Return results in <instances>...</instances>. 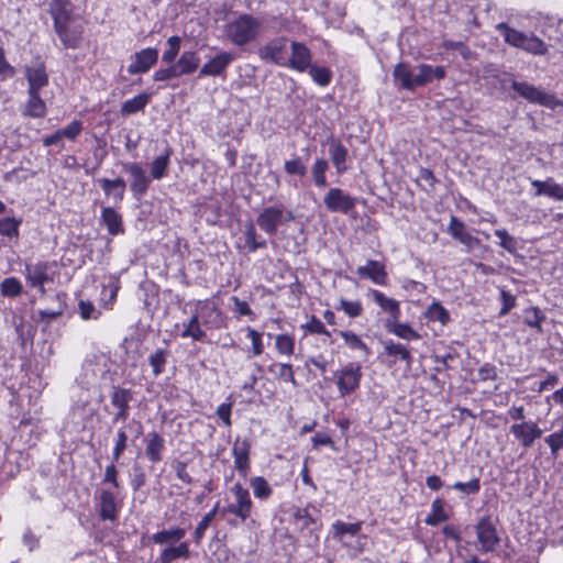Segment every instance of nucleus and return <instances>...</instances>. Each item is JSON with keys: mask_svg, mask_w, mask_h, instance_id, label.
<instances>
[{"mask_svg": "<svg viewBox=\"0 0 563 563\" xmlns=\"http://www.w3.org/2000/svg\"><path fill=\"white\" fill-rule=\"evenodd\" d=\"M271 373L276 374V376L284 382L290 383L292 386H297V380L295 378V373L292 366L288 363H279L272 364L268 367Z\"/></svg>", "mask_w": 563, "mask_h": 563, "instance_id": "nucleus-45", "label": "nucleus"}, {"mask_svg": "<svg viewBox=\"0 0 563 563\" xmlns=\"http://www.w3.org/2000/svg\"><path fill=\"white\" fill-rule=\"evenodd\" d=\"M424 317L431 322H439L442 327L451 321L450 312L439 301H433L427 308Z\"/></svg>", "mask_w": 563, "mask_h": 563, "instance_id": "nucleus-41", "label": "nucleus"}, {"mask_svg": "<svg viewBox=\"0 0 563 563\" xmlns=\"http://www.w3.org/2000/svg\"><path fill=\"white\" fill-rule=\"evenodd\" d=\"M385 327L388 332L397 335L402 340H419L420 334L409 324L399 322V319L386 320Z\"/></svg>", "mask_w": 563, "mask_h": 563, "instance_id": "nucleus-36", "label": "nucleus"}, {"mask_svg": "<svg viewBox=\"0 0 563 563\" xmlns=\"http://www.w3.org/2000/svg\"><path fill=\"white\" fill-rule=\"evenodd\" d=\"M367 295L377 306L380 307L384 312L389 314L387 320H395L400 318V303L396 299L387 297L384 292L377 289H369Z\"/></svg>", "mask_w": 563, "mask_h": 563, "instance_id": "nucleus-25", "label": "nucleus"}, {"mask_svg": "<svg viewBox=\"0 0 563 563\" xmlns=\"http://www.w3.org/2000/svg\"><path fill=\"white\" fill-rule=\"evenodd\" d=\"M510 432L519 444L526 449L531 448L537 439L542 437V429L534 421H521L510 427Z\"/></svg>", "mask_w": 563, "mask_h": 563, "instance_id": "nucleus-12", "label": "nucleus"}, {"mask_svg": "<svg viewBox=\"0 0 563 563\" xmlns=\"http://www.w3.org/2000/svg\"><path fill=\"white\" fill-rule=\"evenodd\" d=\"M292 219L294 214L291 211H286L282 206H272L263 209L256 222L264 232L275 234L282 223Z\"/></svg>", "mask_w": 563, "mask_h": 563, "instance_id": "nucleus-6", "label": "nucleus"}, {"mask_svg": "<svg viewBox=\"0 0 563 563\" xmlns=\"http://www.w3.org/2000/svg\"><path fill=\"white\" fill-rule=\"evenodd\" d=\"M356 274L362 278L371 279L376 285H386L387 282L385 266L378 261H367L364 266L357 267Z\"/></svg>", "mask_w": 563, "mask_h": 563, "instance_id": "nucleus-26", "label": "nucleus"}, {"mask_svg": "<svg viewBox=\"0 0 563 563\" xmlns=\"http://www.w3.org/2000/svg\"><path fill=\"white\" fill-rule=\"evenodd\" d=\"M479 550L490 552L496 549L499 538L495 526L488 517H483L475 526Z\"/></svg>", "mask_w": 563, "mask_h": 563, "instance_id": "nucleus-11", "label": "nucleus"}, {"mask_svg": "<svg viewBox=\"0 0 563 563\" xmlns=\"http://www.w3.org/2000/svg\"><path fill=\"white\" fill-rule=\"evenodd\" d=\"M23 287L16 277L4 278L0 285V292L4 297H18L22 294Z\"/></svg>", "mask_w": 563, "mask_h": 563, "instance_id": "nucleus-50", "label": "nucleus"}, {"mask_svg": "<svg viewBox=\"0 0 563 563\" xmlns=\"http://www.w3.org/2000/svg\"><path fill=\"white\" fill-rule=\"evenodd\" d=\"M173 154V150L169 146H166L161 155H158L150 165L151 176L153 179L159 180L162 179L168 169L170 163V156Z\"/></svg>", "mask_w": 563, "mask_h": 563, "instance_id": "nucleus-35", "label": "nucleus"}, {"mask_svg": "<svg viewBox=\"0 0 563 563\" xmlns=\"http://www.w3.org/2000/svg\"><path fill=\"white\" fill-rule=\"evenodd\" d=\"M446 71L443 66H432L429 64H419L411 68L407 63H399L393 70L395 82L406 90H413L422 87L434 79L441 80L445 77Z\"/></svg>", "mask_w": 563, "mask_h": 563, "instance_id": "nucleus-1", "label": "nucleus"}, {"mask_svg": "<svg viewBox=\"0 0 563 563\" xmlns=\"http://www.w3.org/2000/svg\"><path fill=\"white\" fill-rule=\"evenodd\" d=\"M446 519L448 517L443 508V501L441 499L433 500L431 505V512L427 516L424 522L429 526H437Z\"/></svg>", "mask_w": 563, "mask_h": 563, "instance_id": "nucleus-53", "label": "nucleus"}, {"mask_svg": "<svg viewBox=\"0 0 563 563\" xmlns=\"http://www.w3.org/2000/svg\"><path fill=\"white\" fill-rule=\"evenodd\" d=\"M194 314L200 322L209 329H220L223 327V316L221 309L210 299L196 300Z\"/></svg>", "mask_w": 563, "mask_h": 563, "instance_id": "nucleus-10", "label": "nucleus"}, {"mask_svg": "<svg viewBox=\"0 0 563 563\" xmlns=\"http://www.w3.org/2000/svg\"><path fill=\"white\" fill-rule=\"evenodd\" d=\"M511 88L528 102L553 108L556 104L555 97L527 81H511Z\"/></svg>", "mask_w": 563, "mask_h": 563, "instance_id": "nucleus-9", "label": "nucleus"}, {"mask_svg": "<svg viewBox=\"0 0 563 563\" xmlns=\"http://www.w3.org/2000/svg\"><path fill=\"white\" fill-rule=\"evenodd\" d=\"M235 59V55L230 52H221L210 58L199 70V78L207 76H222L229 65Z\"/></svg>", "mask_w": 563, "mask_h": 563, "instance_id": "nucleus-17", "label": "nucleus"}, {"mask_svg": "<svg viewBox=\"0 0 563 563\" xmlns=\"http://www.w3.org/2000/svg\"><path fill=\"white\" fill-rule=\"evenodd\" d=\"M536 196H548L554 200L563 201V186L558 184L553 178L549 177L545 180H532Z\"/></svg>", "mask_w": 563, "mask_h": 563, "instance_id": "nucleus-27", "label": "nucleus"}, {"mask_svg": "<svg viewBox=\"0 0 563 563\" xmlns=\"http://www.w3.org/2000/svg\"><path fill=\"white\" fill-rule=\"evenodd\" d=\"M307 70L309 71L312 80L321 87L328 86L332 79V73L327 67H319L311 64Z\"/></svg>", "mask_w": 563, "mask_h": 563, "instance_id": "nucleus-52", "label": "nucleus"}, {"mask_svg": "<svg viewBox=\"0 0 563 563\" xmlns=\"http://www.w3.org/2000/svg\"><path fill=\"white\" fill-rule=\"evenodd\" d=\"M78 312L82 320H97L100 316V311L89 300H80L78 302Z\"/></svg>", "mask_w": 563, "mask_h": 563, "instance_id": "nucleus-63", "label": "nucleus"}, {"mask_svg": "<svg viewBox=\"0 0 563 563\" xmlns=\"http://www.w3.org/2000/svg\"><path fill=\"white\" fill-rule=\"evenodd\" d=\"M99 515L102 520H115L118 517V505L114 494L111 490L102 489L99 497Z\"/></svg>", "mask_w": 563, "mask_h": 563, "instance_id": "nucleus-28", "label": "nucleus"}, {"mask_svg": "<svg viewBox=\"0 0 563 563\" xmlns=\"http://www.w3.org/2000/svg\"><path fill=\"white\" fill-rule=\"evenodd\" d=\"M70 11L69 0H51L49 13L54 21V29H59L60 25L68 23Z\"/></svg>", "mask_w": 563, "mask_h": 563, "instance_id": "nucleus-31", "label": "nucleus"}, {"mask_svg": "<svg viewBox=\"0 0 563 563\" xmlns=\"http://www.w3.org/2000/svg\"><path fill=\"white\" fill-rule=\"evenodd\" d=\"M335 309L343 311L350 318H357L364 311L360 300H347L344 298L339 300V305L335 307Z\"/></svg>", "mask_w": 563, "mask_h": 563, "instance_id": "nucleus-51", "label": "nucleus"}, {"mask_svg": "<svg viewBox=\"0 0 563 563\" xmlns=\"http://www.w3.org/2000/svg\"><path fill=\"white\" fill-rule=\"evenodd\" d=\"M122 168L130 175V190L133 196L136 198L144 196L151 184V179L146 176L145 170L137 163H124Z\"/></svg>", "mask_w": 563, "mask_h": 563, "instance_id": "nucleus-14", "label": "nucleus"}, {"mask_svg": "<svg viewBox=\"0 0 563 563\" xmlns=\"http://www.w3.org/2000/svg\"><path fill=\"white\" fill-rule=\"evenodd\" d=\"M186 534L183 528L174 527L167 530H162L152 536V540L156 544H174L179 542Z\"/></svg>", "mask_w": 563, "mask_h": 563, "instance_id": "nucleus-40", "label": "nucleus"}, {"mask_svg": "<svg viewBox=\"0 0 563 563\" xmlns=\"http://www.w3.org/2000/svg\"><path fill=\"white\" fill-rule=\"evenodd\" d=\"M329 154L331 156L332 163L336 168L338 174H343L347 170L346 158H347V150L346 147L338 140H331L329 143Z\"/></svg>", "mask_w": 563, "mask_h": 563, "instance_id": "nucleus-32", "label": "nucleus"}, {"mask_svg": "<svg viewBox=\"0 0 563 563\" xmlns=\"http://www.w3.org/2000/svg\"><path fill=\"white\" fill-rule=\"evenodd\" d=\"M112 365V361L104 354L96 355L92 360H86L82 366V373L79 377V383L88 389L100 380L110 379V369Z\"/></svg>", "mask_w": 563, "mask_h": 563, "instance_id": "nucleus-4", "label": "nucleus"}, {"mask_svg": "<svg viewBox=\"0 0 563 563\" xmlns=\"http://www.w3.org/2000/svg\"><path fill=\"white\" fill-rule=\"evenodd\" d=\"M250 485L253 489L254 497L261 500L268 499L273 494V488L262 476L251 478Z\"/></svg>", "mask_w": 563, "mask_h": 563, "instance_id": "nucleus-43", "label": "nucleus"}, {"mask_svg": "<svg viewBox=\"0 0 563 563\" xmlns=\"http://www.w3.org/2000/svg\"><path fill=\"white\" fill-rule=\"evenodd\" d=\"M20 223L21 220L14 218L0 219V234L8 238L18 236Z\"/></svg>", "mask_w": 563, "mask_h": 563, "instance_id": "nucleus-61", "label": "nucleus"}, {"mask_svg": "<svg viewBox=\"0 0 563 563\" xmlns=\"http://www.w3.org/2000/svg\"><path fill=\"white\" fill-rule=\"evenodd\" d=\"M132 398L133 394L130 389L114 387L111 393V405L117 409L129 407Z\"/></svg>", "mask_w": 563, "mask_h": 563, "instance_id": "nucleus-54", "label": "nucleus"}, {"mask_svg": "<svg viewBox=\"0 0 563 563\" xmlns=\"http://www.w3.org/2000/svg\"><path fill=\"white\" fill-rule=\"evenodd\" d=\"M158 58V51L153 47L144 48L131 56L128 73L131 75L144 74L154 66Z\"/></svg>", "mask_w": 563, "mask_h": 563, "instance_id": "nucleus-16", "label": "nucleus"}, {"mask_svg": "<svg viewBox=\"0 0 563 563\" xmlns=\"http://www.w3.org/2000/svg\"><path fill=\"white\" fill-rule=\"evenodd\" d=\"M448 233L453 239L465 245L467 252L481 244V241L467 232L465 230L464 223L456 217H451L450 223L448 225Z\"/></svg>", "mask_w": 563, "mask_h": 563, "instance_id": "nucleus-22", "label": "nucleus"}, {"mask_svg": "<svg viewBox=\"0 0 563 563\" xmlns=\"http://www.w3.org/2000/svg\"><path fill=\"white\" fill-rule=\"evenodd\" d=\"M24 74L27 80L29 91L41 92V90L48 85V75L42 62L25 66Z\"/></svg>", "mask_w": 563, "mask_h": 563, "instance_id": "nucleus-18", "label": "nucleus"}, {"mask_svg": "<svg viewBox=\"0 0 563 563\" xmlns=\"http://www.w3.org/2000/svg\"><path fill=\"white\" fill-rule=\"evenodd\" d=\"M82 130V122L79 120H73L65 128L58 129V132L60 133L62 137L70 142H74L81 134Z\"/></svg>", "mask_w": 563, "mask_h": 563, "instance_id": "nucleus-60", "label": "nucleus"}, {"mask_svg": "<svg viewBox=\"0 0 563 563\" xmlns=\"http://www.w3.org/2000/svg\"><path fill=\"white\" fill-rule=\"evenodd\" d=\"M262 22L251 14H241L224 25L227 38L236 46H244L258 36Z\"/></svg>", "mask_w": 563, "mask_h": 563, "instance_id": "nucleus-2", "label": "nucleus"}, {"mask_svg": "<svg viewBox=\"0 0 563 563\" xmlns=\"http://www.w3.org/2000/svg\"><path fill=\"white\" fill-rule=\"evenodd\" d=\"M261 59L274 63L278 66L288 65V49L286 38H277L258 49Z\"/></svg>", "mask_w": 563, "mask_h": 563, "instance_id": "nucleus-13", "label": "nucleus"}, {"mask_svg": "<svg viewBox=\"0 0 563 563\" xmlns=\"http://www.w3.org/2000/svg\"><path fill=\"white\" fill-rule=\"evenodd\" d=\"M230 492L234 496V501L224 506L222 512L234 515L241 522H245L250 518L253 508L250 493L241 483H235Z\"/></svg>", "mask_w": 563, "mask_h": 563, "instance_id": "nucleus-5", "label": "nucleus"}, {"mask_svg": "<svg viewBox=\"0 0 563 563\" xmlns=\"http://www.w3.org/2000/svg\"><path fill=\"white\" fill-rule=\"evenodd\" d=\"M452 488L464 495H476L481 490V481L478 477H474L466 483L456 482L452 485Z\"/></svg>", "mask_w": 563, "mask_h": 563, "instance_id": "nucleus-62", "label": "nucleus"}, {"mask_svg": "<svg viewBox=\"0 0 563 563\" xmlns=\"http://www.w3.org/2000/svg\"><path fill=\"white\" fill-rule=\"evenodd\" d=\"M329 168V164L323 158H318L312 165L311 174L313 183L317 187L324 188L328 183L325 178V173Z\"/></svg>", "mask_w": 563, "mask_h": 563, "instance_id": "nucleus-47", "label": "nucleus"}, {"mask_svg": "<svg viewBox=\"0 0 563 563\" xmlns=\"http://www.w3.org/2000/svg\"><path fill=\"white\" fill-rule=\"evenodd\" d=\"M217 509H218V506H216L212 510L207 512L202 517V519L199 521V523L197 525L195 532H194V539L197 544L200 543L206 530L209 528L211 521L214 519Z\"/></svg>", "mask_w": 563, "mask_h": 563, "instance_id": "nucleus-57", "label": "nucleus"}, {"mask_svg": "<svg viewBox=\"0 0 563 563\" xmlns=\"http://www.w3.org/2000/svg\"><path fill=\"white\" fill-rule=\"evenodd\" d=\"M55 31L65 47L76 48L79 46L81 41V29L70 27L68 23H65L60 25L59 29H55Z\"/></svg>", "mask_w": 563, "mask_h": 563, "instance_id": "nucleus-37", "label": "nucleus"}, {"mask_svg": "<svg viewBox=\"0 0 563 563\" xmlns=\"http://www.w3.org/2000/svg\"><path fill=\"white\" fill-rule=\"evenodd\" d=\"M544 442L550 446L551 454L556 456L558 452L563 450V429L545 437Z\"/></svg>", "mask_w": 563, "mask_h": 563, "instance_id": "nucleus-64", "label": "nucleus"}, {"mask_svg": "<svg viewBox=\"0 0 563 563\" xmlns=\"http://www.w3.org/2000/svg\"><path fill=\"white\" fill-rule=\"evenodd\" d=\"M336 386L341 397L354 393L361 384L362 371L356 363H349L334 373Z\"/></svg>", "mask_w": 563, "mask_h": 563, "instance_id": "nucleus-7", "label": "nucleus"}, {"mask_svg": "<svg viewBox=\"0 0 563 563\" xmlns=\"http://www.w3.org/2000/svg\"><path fill=\"white\" fill-rule=\"evenodd\" d=\"M27 98L21 106V113L26 118L41 119L47 113L46 102L41 97V92L26 91Z\"/></svg>", "mask_w": 563, "mask_h": 563, "instance_id": "nucleus-21", "label": "nucleus"}, {"mask_svg": "<svg viewBox=\"0 0 563 563\" xmlns=\"http://www.w3.org/2000/svg\"><path fill=\"white\" fill-rule=\"evenodd\" d=\"M202 325L203 324L200 322L197 316L192 313L189 320L183 323V331L180 336L183 339H191L195 342H202L207 336Z\"/></svg>", "mask_w": 563, "mask_h": 563, "instance_id": "nucleus-33", "label": "nucleus"}, {"mask_svg": "<svg viewBox=\"0 0 563 563\" xmlns=\"http://www.w3.org/2000/svg\"><path fill=\"white\" fill-rule=\"evenodd\" d=\"M294 519L296 526L301 529L305 537H307V544L309 547H313L319 541V536L317 533V523L314 519L309 515L307 509H298Z\"/></svg>", "mask_w": 563, "mask_h": 563, "instance_id": "nucleus-20", "label": "nucleus"}, {"mask_svg": "<svg viewBox=\"0 0 563 563\" xmlns=\"http://www.w3.org/2000/svg\"><path fill=\"white\" fill-rule=\"evenodd\" d=\"M362 526H363V521L347 523V522H344L341 520H336L331 526L332 537L335 540H338L339 542H341L343 547L351 548V550L353 551V554L361 553L363 551L364 538L358 537L355 541V545H351L347 542L346 537L347 536L356 537L360 533Z\"/></svg>", "mask_w": 563, "mask_h": 563, "instance_id": "nucleus-8", "label": "nucleus"}, {"mask_svg": "<svg viewBox=\"0 0 563 563\" xmlns=\"http://www.w3.org/2000/svg\"><path fill=\"white\" fill-rule=\"evenodd\" d=\"M181 38L177 35L170 36L167 40L168 48L164 52L162 60L166 64H172L177 57L180 49Z\"/></svg>", "mask_w": 563, "mask_h": 563, "instance_id": "nucleus-58", "label": "nucleus"}, {"mask_svg": "<svg viewBox=\"0 0 563 563\" xmlns=\"http://www.w3.org/2000/svg\"><path fill=\"white\" fill-rule=\"evenodd\" d=\"M189 555H190L189 543L180 542L177 545H172V547L165 548L159 555V562L161 563H172L178 559H188Z\"/></svg>", "mask_w": 563, "mask_h": 563, "instance_id": "nucleus-39", "label": "nucleus"}, {"mask_svg": "<svg viewBox=\"0 0 563 563\" xmlns=\"http://www.w3.org/2000/svg\"><path fill=\"white\" fill-rule=\"evenodd\" d=\"M496 29L503 35L504 41L510 46L532 55H545L548 53L545 42L531 32L525 33L509 26L507 23H499Z\"/></svg>", "mask_w": 563, "mask_h": 563, "instance_id": "nucleus-3", "label": "nucleus"}, {"mask_svg": "<svg viewBox=\"0 0 563 563\" xmlns=\"http://www.w3.org/2000/svg\"><path fill=\"white\" fill-rule=\"evenodd\" d=\"M339 335L343 339L345 345H347L350 349L364 351L366 354L368 353L367 345L356 333L352 331H340Z\"/></svg>", "mask_w": 563, "mask_h": 563, "instance_id": "nucleus-55", "label": "nucleus"}, {"mask_svg": "<svg viewBox=\"0 0 563 563\" xmlns=\"http://www.w3.org/2000/svg\"><path fill=\"white\" fill-rule=\"evenodd\" d=\"M200 64L199 55L194 51H185L175 64L179 76L190 75L197 70Z\"/></svg>", "mask_w": 563, "mask_h": 563, "instance_id": "nucleus-34", "label": "nucleus"}, {"mask_svg": "<svg viewBox=\"0 0 563 563\" xmlns=\"http://www.w3.org/2000/svg\"><path fill=\"white\" fill-rule=\"evenodd\" d=\"M244 330L246 332V338L250 339L252 344L249 356L262 355L264 352L263 333L251 327H246Z\"/></svg>", "mask_w": 563, "mask_h": 563, "instance_id": "nucleus-48", "label": "nucleus"}, {"mask_svg": "<svg viewBox=\"0 0 563 563\" xmlns=\"http://www.w3.org/2000/svg\"><path fill=\"white\" fill-rule=\"evenodd\" d=\"M384 350L388 356H399L408 365L412 362L410 351L404 344L389 340L384 343Z\"/></svg>", "mask_w": 563, "mask_h": 563, "instance_id": "nucleus-44", "label": "nucleus"}, {"mask_svg": "<svg viewBox=\"0 0 563 563\" xmlns=\"http://www.w3.org/2000/svg\"><path fill=\"white\" fill-rule=\"evenodd\" d=\"M275 347L279 354L291 355L295 351V339L288 334H278L275 339Z\"/></svg>", "mask_w": 563, "mask_h": 563, "instance_id": "nucleus-56", "label": "nucleus"}, {"mask_svg": "<svg viewBox=\"0 0 563 563\" xmlns=\"http://www.w3.org/2000/svg\"><path fill=\"white\" fill-rule=\"evenodd\" d=\"M323 203L331 212L347 213L355 207V199L340 188H331L324 196Z\"/></svg>", "mask_w": 563, "mask_h": 563, "instance_id": "nucleus-15", "label": "nucleus"}, {"mask_svg": "<svg viewBox=\"0 0 563 563\" xmlns=\"http://www.w3.org/2000/svg\"><path fill=\"white\" fill-rule=\"evenodd\" d=\"M244 235L245 246L250 252H255L257 249H264L266 246V242L264 240L257 241V233L252 221H249L245 224Z\"/></svg>", "mask_w": 563, "mask_h": 563, "instance_id": "nucleus-49", "label": "nucleus"}, {"mask_svg": "<svg viewBox=\"0 0 563 563\" xmlns=\"http://www.w3.org/2000/svg\"><path fill=\"white\" fill-rule=\"evenodd\" d=\"M98 183L107 197H112L115 202H121L123 200L126 190V184L123 178H100L98 179Z\"/></svg>", "mask_w": 563, "mask_h": 563, "instance_id": "nucleus-30", "label": "nucleus"}, {"mask_svg": "<svg viewBox=\"0 0 563 563\" xmlns=\"http://www.w3.org/2000/svg\"><path fill=\"white\" fill-rule=\"evenodd\" d=\"M250 443L247 440L236 439L233 443L232 454L234 457V467L241 476L245 477L250 472Z\"/></svg>", "mask_w": 563, "mask_h": 563, "instance_id": "nucleus-24", "label": "nucleus"}, {"mask_svg": "<svg viewBox=\"0 0 563 563\" xmlns=\"http://www.w3.org/2000/svg\"><path fill=\"white\" fill-rule=\"evenodd\" d=\"M311 65V52L300 42H291V54L288 56V65L291 69L303 73Z\"/></svg>", "mask_w": 563, "mask_h": 563, "instance_id": "nucleus-19", "label": "nucleus"}, {"mask_svg": "<svg viewBox=\"0 0 563 563\" xmlns=\"http://www.w3.org/2000/svg\"><path fill=\"white\" fill-rule=\"evenodd\" d=\"M145 455L152 463H158L163 460L166 444L162 434L156 431L148 432L144 438Z\"/></svg>", "mask_w": 563, "mask_h": 563, "instance_id": "nucleus-23", "label": "nucleus"}, {"mask_svg": "<svg viewBox=\"0 0 563 563\" xmlns=\"http://www.w3.org/2000/svg\"><path fill=\"white\" fill-rule=\"evenodd\" d=\"M495 235L499 238V245L508 251L510 254H516L518 250L517 240L510 235L505 229H498L495 231Z\"/></svg>", "mask_w": 563, "mask_h": 563, "instance_id": "nucleus-59", "label": "nucleus"}, {"mask_svg": "<svg viewBox=\"0 0 563 563\" xmlns=\"http://www.w3.org/2000/svg\"><path fill=\"white\" fill-rule=\"evenodd\" d=\"M168 351L166 349H157L148 356V363L152 367L153 375L157 377L161 375L167 363Z\"/></svg>", "mask_w": 563, "mask_h": 563, "instance_id": "nucleus-46", "label": "nucleus"}, {"mask_svg": "<svg viewBox=\"0 0 563 563\" xmlns=\"http://www.w3.org/2000/svg\"><path fill=\"white\" fill-rule=\"evenodd\" d=\"M151 95L140 93L132 99L124 101L121 106V113L124 115L134 114L143 110L150 102Z\"/></svg>", "mask_w": 563, "mask_h": 563, "instance_id": "nucleus-42", "label": "nucleus"}, {"mask_svg": "<svg viewBox=\"0 0 563 563\" xmlns=\"http://www.w3.org/2000/svg\"><path fill=\"white\" fill-rule=\"evenodd\" d=\"M26 280L31 287L38 288L44 292V284L48 280L47 265L45 263H36L35 265H26Z\"/></svg>", "mask_w": 563, "mask_h": 563, "instance_id": "nucleus-29", "label": "nucleus"}, {"mask_svg": "<svg viewBox=\"0 0 563 563\" xmlns=\"http://www.w3.org/2000/svg\"><path fill=\"white\" fill-rule=\"evenodd\" d=\"M101 220L111 235H117L123 232L122 218L113 208H102Z\"/></svg>", "mask_w": 563, "mask_h": 563, "instance_id": "nucleus-38", "label": "nucleus"}]
</instances>
